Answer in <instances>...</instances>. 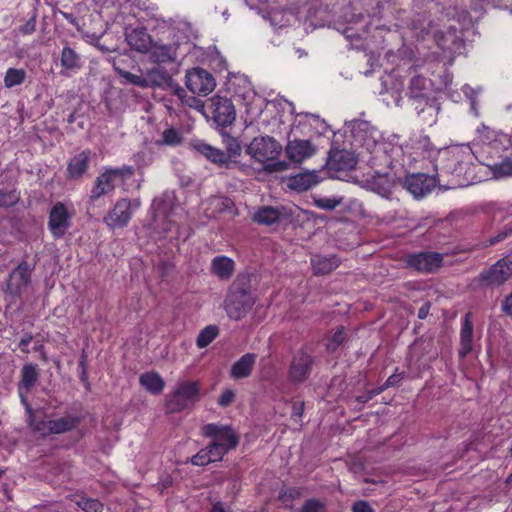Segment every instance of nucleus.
Listing matches in <instances>:
<instances>
[{"mask_svg":"<svg viewBox=\"0 0 512 512\" xmlns=\"http://www.w3.org/2000/svg\"><path fill=\"white\" fill-rule=\"evenodd\" d=\"M256 297L252 293L251 279L248 275H238L229 287L224 300L227 316L235 321L243 319L253 308Z\"/></svg>","mask_w":512,"mask_h":512,"instance_id":"nucleus-1","label":"nucleus"},{"mask_svg":"<svg viewBox=\"0 0 512 512\" xmlns=\"http://www.w3.org/2000/svg\"><path fill=\"white\" fill-rule=\"evenodd\" d=\"M246 152L255 161L267 163L264 170L267 173L282 172L288 169L285 161H276L282 152V145L270 136L255 137L246 148Z\"/></svg>","mask_w":512,"mask_h":512,"instance_id":"nucleus-2","label":"nucleus"},{"mask_svg":"<svg viewBox=\"0 0 512 512\" xmlns=\"http://www.w3.org/2000/svg\"><path fill=\"white\" fill-rule=\"evenodd\" d=\"M199 383L185 380L178 383L166 401L168 413H177L193 406L199 400Z\"/></svg>","mask_w":512,"mask_h":512,"instance_id":"nucleus-3","label":"nucleus"},{"mask_svg":"<svg viewBox=\"0 0 512 512\" xmlns=\"http://www.w3.org/2000/svg\"><path fill=\"white\" fill-rule=\"evenodd\" d=\"M133 175L134 168L126 165L105 170L96 178L90 192V200L94 202L100 197L109 194L115 189L117 180L124 181Z\"/></svg>","mask_w":512,"mask_h":512,"instance_id":"nucleus-4","label":"nucleus"},{"mask_svg":"<svg viewBox=\"0 0 512 512\" xmlns=\"http://www.w3.org/2000/svg\"><path fill=\"white\" fill-rule=\"evenodd\" d=\"M358 158L354 152L332 148L329 151L328 158L326 160V172L331 178H341V173H347L356 168Z\"/></svg>","mask_w":512,"mask_h":512,"instance_id":"nucleus-5","label":"nucleus"},{"mask_svg":"<svg viewBox=\"0 0 512 512\" xmlns=\"http://www.w3.org/2000/svg\"><path fill=\"white\" fill-rule=\"evenodd\" d=\"M141 205L140 199H119L104 217L106 225L112 229L124 228L132 218L133 212Z\"/></svg>","mask_w":512,"mask_h":512,"instance_id":"nucleus-6","label":"nucleus"},{"mask_svg":"<svg viewBox=\"0 0 512 512\" xmlns=\"http://www.w3.org/2000/svg\"><path fill=\"white\" fill-rule=\"evenodd\" d=\"M40 369L35 363H25L20 370V379L17 383V390L21 403L26 411L32 415V408L27 400V395L35 388L40 379Z\"/></svg>","mask_w":512,"mask_h":512,"instance_id":"nucleus-7","label":"nucleus"},{"mask_svg":"<svg viewBox=\"0 0 512 512\" xmlns=\"http://www.w3.org/2000/svg\"><path fill=\"white\" fill-rule=\"evenodd\" d=\"M512 275V257L498 260L489 269L482 271L478 281L485 286H500Z\"/></svg>","mask_w":512,"mask_h":512,"instance_id":"nucleus-8","label":"nucleus"},{"mask_svg":"<svg viewBox=\"0 0 512 512\" xmlns=\"http://www.w3.org/2000/svg\"><path fill=\"white\" fill-rule=\"evenodd\" d=\"M202 436L211 438L212 442L223 445L225 451L235 449L239 443V436L231 426L219 424H206L201 429Z\"/></svg>","mask_w":512,"mask_h":512,"instance_id":"nucleus-9","label":"nucleus"},{"mask_svg":"<svg viewBox=\"0 0 512 512\" xmlns=\"http://www.w3.org/2000/svg\"><path fill=\"white\" fill-rule=\"evenodd\" d=\"M73 213L63 202L55 203L48 217V229L56 239L62 238L71 226Z\"/></svg>","mask_w":512,"mask_h":512,"instance_id":"nucleus-10","label":"nucleus"},{"mask_svg":"<svg viewBox=\"0 0 512 512\" xmlns=\"http://www.w3.org/2000/svg\"><path fill=\"white\" fill-rule=\"evenodd\" d=\"M209 102L208 109L218 126L227 127L235 121L236 111L229 98L214 95Z\"/></svg>","mask_w":512,"mask_h":512,"instance_id":"nucleus-11","label":"nucleus"},{"mask_svg":"<svg viewBox=\"0 0 512 512\" xmlns=\"http://www.w3.org/2000/svg\"><path fill=\"white\" fill-rule=\"evenodd\" d=\"M185 84L193 94L202 96L208 95L216 87L212 74L202 68H194L188 71Z\"/></svg>","mask_w":512,"mask_h":512,"instance_id":"nucleus-12","label":"nucleus"},{"mask_svg":"<svg viewBox=\"0 0 512 512\" xmlns=\"http://www.w3.org/2000/svg\"><path fill=\"white\" fill-rule=\"evenodd\" d=\"M33 268L27 261H22L9 274L6 281V292L12 295H19L25 291L31 281V273Z\"/></svg>","mask_w":512,"mask_h":512,"instance_id":"nucleus-13","label":"nucleus"},{"mask_svg":"<svg viewBox=\"0 0 512 512\" xmlns=\"http://www.w3.org/2000/svg\"><path fill=\"white\" fill-rule=\"evenodd\" d=\"M443 262V255L437 252H420L409 255L406 263L409 267L422 273H433L437 271Z\"/></svg>","mask_w":512,"mask_h":512,"instance_id":"nucleus-14","label":"nucleus"},{"mask_svg":"<svg viewBox=\"0 0 512 512\" xmlns=\"http://www.w3.org/2000/svg\"><path fill=\"white\" fill-rule=\"evenodd\" d=\"M313 357L303 350H299L292 359L288 377L293 383H302L310 375Z\"/></svg>","mask_w":512,"mask_h":512,"instance_id":"nucleus-15","label":"nucleus"},{"mask_svg":"<svg viewBox=\"0 0 512 512\" xmlns=\"http://www.w3.org/2000/svg\"><path fill=\"white\" fill-rule=\"evenodd\" d=\"M435 184L433 177L422 173L408 175L402 182L403 187L415 198H421L429 194Z\"/></svg>","mask_w":512,"mask_h":512,"instance_id":"nucleus-16","label":"nucleus"},{"mask_svg":"<svg viewBox=\"0 0 512 512\" xmlns=\"http://www.w3.org/2000/svg\"><path fill=\"white\" fill-rule=\"evenodd\" d=\"M177 44L153 43L149 50L151 62L155 64L174 63L177 59Z\"/></svg>","mask_w":512,"mask_h":512,"instance_id":"nucleus-17","label":"nucleus"},{"mask_svg":"<svg viewBox=\"0 0 512 512\" xmlns=\"http://www.w3.org/2000/svg\"><path fill=\"white\" fill-rule=\"evenodd\" d=\"M315 153V148L308 140L289 141L286 146L287 157L295 163H301Z\"/></svg>","mask_w":512,"mask_h":512,"instance_id":"nucleus-18","label":"nucleus"},{"mask_svg":"<svg viewBox=\"0 0 512 512\" xmlns=\"http://www.w3.org/2000/svg\"><path fill=\"white\" fill-rule=\"evenodd\" d=\"M320 182V177L315 170L306 171L297 175L291 176L287 180L289 189L302 192L310 189L312 186Z\"/></svg>","mask_w":512,"mask_h":512,"instance_id":"nucleus-19","label":"nucleus"},{"mask_svg":"<svg viewBox=\"0 0 512 512\" xmlns=\"http://www.w3.org/2000/svg\"><path fill=\"white\" fill-rule=\"evenodd\" d=\"M396 184L395 176L390 174L374 175L369 182L371 190L385 198L391 197Z\"/></svg>","mask_w":512,"mask_h":512,"instance_id":"nucleus-20","label":"nucleus"},{"mask_svg":"<svg viewBox=\"0 0 512 512\" xmlns=\"http://www.w3.org/2000/svg\"><path fill=\"white\" fill-rule=\"evenodd\" d=\"M129 46L141 53L149 52L153 45L150 35L144 28L133 29L126 36Z\"/></svg>","mask_w":512,"mask_h":512,"instance_id":"nucleus-21","label":"nucleus"},{"mask_svg":"<svg viewBox=\"0 0 512 512\" xmlns=\"http://www.w3.org/2000/svg\"><path fill=\"white\" fill-rule=\"evenodd\" d=\"M471 313H466L460 332L459 356L465 358L473 349V324L470 320Z\"/></svg>","mask_w":512,"mask_h":512,"instance_id":"nucleus-22","label":"nucleus"},{"mask_svg":"<svg viewBox=\"0 0 512 512\" xmlns=\"http://www.w3.org/2000/svg\"><path fill=\"white\" fill-rule=\"evenodd\" d=\"M256 362V354L246 353L231 367L230 375L234 379H242L250 376Z\"/></svg>","mask_w":512,"mask_h":512,"instance_id":"nucleus-23","label":"nucleus"},{"mask_svg":"<svg viewBox=\"0 0 512 512\" xmlns=\"http://www.w3.org/2000/svg\"><path fill=\"white\" fill-rule=\"evenodd\" d=\"M171 78L172 76L166 70L159 67L147 69L144 75L146 88L166 89L167 85H171Z\"/></svg>","mask_w":512,"mask_h":512,"instance_id":"nucleus-24","label":"nucleus"},{"mask_svg":"<svg viewBox=\"0 0 512 512\" xmlns=\"http://www.w3.org/2000/svg\"><path fill=\"white\" fill-rule=\"evenodd\" d=\"M235 270L234 261L226 256H217L211 261V272L221 280L231 278Z\"/></svg>","mask_w":512,"mask_h":512,"instance_id":"nucleus-25","label":"nucleus"},{"mask_svg":"<svg viewBox=\"0 0 512 512\" xmlns=\"http://www.w3.org/2000/svg\"><path fill=\"white\" fill-rule=\"evenodd\" d=\"M89 152L83 151L75 155L68 163L67 172L69 179H79L89 166Z\"/></svg>","mask_w":512,"mask_h":512,"instance_id":"nucleus-26","label":"nucleus"},{"mask_svg":"<svg viewBox=\"0 0 512 512\" xmlns=\"http://www.w3.org/2000/svg\"><path fill=\"white\" fill-rule=\"evenodd\" d=\"M280 216L281 212L278 208L262 206L255 210L252 220L259 225L271 226L279 222Z\"/></svg>","mask_w":512,"mask_h":512,"instance_id":"nucleus-27","label":"nucleus"},{"mask_svg":"<svg viewBox=\"0 0 512 512\" xmlns=\"http://www.w3.org/2000/svg\"><path fill=\"white\" fill-rule=\"evenodd\" d=\"M314 275H326L331 273L339 266V261L335 256H314L311 259Z\"/></svg>","mask_w":512,"mask_h":512,"instance_id":"nucleus-28","label":"nucleus"},{"mask_svg":"<svg viewBox=\"0 0 512 512\" xmlns=\"http://www.w3.org/2000/svg\"><path fill=\"white\" fill-rule=\"evenodd\" d=\"M78 423V419L74 416L68 415L61 417L55 420H48L45 423L47 433L50 434H61L67 431L72 430L76 424Z\"/></svg>","mask_w":512,"mask_h":512,"instance_id":"nucleus-29","label":"nucleus"},{"mask_svg":"<svg viewBox=\"0 0 512 512\" xmlns=\"http://www.w3.org/2000/svg\"><path fill=\"white\" fill-rule=\"evenodd\" d=\"M193 147L197 152L205 156L213 163L223 165L228 161V157L222 150L215 148L207 143L199 142L194 144Z\"/></svg>","mask_w":512,"mask_h":512,"instance_id":"nucleus-30","label":"nucleus"},{"mask_svg":"<svg viewBox=\"0 0 512 512\" xmlns=\"http://www.w3.org/2000/svg\"><path fill=\"white\" fill-rule=\"evenodd\" d=\"M139 382L147 391L152 394H160L165 386L161 376L155 372H147L140 376Z\"/></svg>","mask_w":512,"mask_h":512,"instance_id":"nucleus-31","label":"nucleus"},{"mask_svg":"<svg viewBox=\"0 0 512 512\" xmlns=\"http://www.w3.org/2000/svg\"><path fill=\"white\" fill-rule=\"evenodd\" d=\"M428 90V80L420 75L413 76L408 87V96L411 99H425Z\"/></svg>","mask_w":512,"mask_h":512,"instance_id":"nucleus-32","label":"nucleus"},{"mask_svg":"<svg viewBox=\"0 0 512 512\" xmlns=\"http://www.w3.org/2000/svg\"><path fill=\"white\" fill-rule=\"evenodd\" d=\"M74 502L84 512H103L104 509V505L98 499L88 498L85 495H76Z\"/></svg>","mask_w":512,"mask_h":512,"instance_id":"nucleus-33","label":"nucleus"},{"mask_svg":"<svg viewBox=\"0 0 512 512\" xmlns=\"http://www.w3.org/2000/svg\"><path fill=\"white\" fill-rule=\"evenodd\" d=\"M61 65L65 69H77L80 67V57L72 48L64 47L61 53Z\"/></svg>","mask_w":512,"mask_h":512,"instance_id":"nucleus-34","label":"nucleus"},{"mask_svg":"<svg viewBox=\"0 0 512 512\" xmlns=\"http://www.w3.org/2000/svg\"><path fill=\"white\" fill-rule=\"evenodd\" d=\"M151 225L155 232L162 234L169 232L172 228V222L168 220L165 212L160 210L154 213Z\"/></svg>","mask_w":512,"mask_h":512,"instance_id":"nucleus-35","label":"nucleus"},{"mask_svg":"<svg viewBox=\"0 0 512 512\" xmlns=\"http://www.w3.org/2000/svg\"><path fill=\"white\" fill-rule=\"evenodd\" d=\"M26 79V72L23 69L9 68L6 71L4 84L7 88L22 84Z\"/></svg>","mask_w":512,"mask_h":512,"instance_id":"nucleus-36","label":"nucleus"},{"mask_svg":"<svg viewBox=\"0 0 512 512\" xmlns=\"http://www.w3.org/2000/svg\"><path fill=\"white\" fill-rule=\"evenodd\" d=\"M219 329L215 325H209L202 329L197 337L196 343L199 348L208 346L218 335Z\"/></svg>","mask_w":512,"mask_h":512,"instance_id":"nucleus-37","label":"nucleus"},{"mask_svg":"<svg viewBox=\"0 0 512 512\" xmlns=\"http://www.w3.org/2000/svg\"><path fill=\"white\" fill-rule=\"evenodd\" d=\"M20 199L16 189L3 187L0 188V207L8 208L15 205Z\"/></svg>","mask_w":512,"mask_h":512,"instance_id":"nucleus-38","label":"nucleus"},{"mask_svg":"<svg viewBox=\"0 0 512 512\" xmlns=\"http://www.w3.org/2000/svg\"><path fill=\"white\" fill-rule=\"evenodd\" d=\"M347 339V335L345 333V328L343 326H339L332 337L328 340L326 344V349L328 352H335Z\"/></svg>","mask_w":512,"mask_h":512,"instance_id":"nucleus-39","label":"nucleus"},{"mask_svg":"<svg viewBox=\"0 0 512 512\" xmlns=\"http://www.w3.org/2000/svg\"><path fill=\"white\" fill-rule=\"evenodd\" d=\"M118 75L124 79L127 84L135 85L145 89L147 83L145 82L144 75H136L123 69L116 68Z\"/></svg>","mask_w":512,"mask_h":512,"instance_id":"nucleus-40","label":"nucleus"},{"mask_svg":"<svg viewBox=\"0 0 512 512\" xmlns=\"http://www.w3.org/2000/svg\"><path fill=\"white\" fill-rule=\"evenodd\" d=\"M182 139L181 133L174 128L166 129L162 133V142L166 145L177 146L182 142Z\"/></svg>","mask_w":512,"mask_h":512,"instance_id":"nucleus-41","label":"nucleus"},{"mask_svg":"<svg viewBox=\"0 0 512 512\" xmlns=\"http://www.w3.org/2000/svg\"><path fill=\"white\" fill-rule=\"evenodd\" d=\"M223 142L225 143L226 150L229 154V157H235L240 155L241 153V146L238 143V141L228 135L227 133H223Z\"/></svg>","mask_w":512,"mask_h":512,"instance_id":"nucleus-42","label":"nucleus"},{"mask_svg":"<svg viewBox=\"0 0 512 512\" xmlns=\"http://www.w3.org/2000/svg\"><path fill=\"white\" fill-rule=\"evenodd\" d=\"M222 446L223 445L219 443L211 441L210 444L206 447L212 462L221 461L224 455L227 453V451H225Z\"/></svg>","mask_w":512,"mask_h":512,"instance_id":"nucleus-43","label":"nucleus"},{"mask_svg":"<svg viewBox=\"0 0 512 512\" xmlns=\"http://www.w3.org/2000/svg\"><path fill=\"white\" fill-rule=\"evenodd\" d=\"M191 463L196 466H205L212 463L206 447L191 458Z\"/></svg>","mask_w":512,"mask_h":512,"instance_id":"nucleus-44","label":"nucleus"},{"mask_svg":"<svg viewBox=\"0 0 512 512\" xmlns=\"http://www.w3.org/2000/svg\"><path fill=\"white\" fill-rule=\"evenodd\" d=\"M342 202V198L336 199V198H321L316 200V205L319 208L326 209V210H333L338 205H340Z\"/></svg>","mask_w":512,"mask_h":512,"instance_id":"nucleus-45","label":"nucleus"},{"mask_svg":"<svg viewBox=\"0 0 512 512\" xmlns=\"http://www.w3.org/2000/svg\"><path fill=\"white\" fill-rule=\"evenodd\" d=\"M322 508V502L317 499H309L303 504L301 512H320Z\"/></svg>","mask_w":512,"mask_h":512,"instance_id":"nucleus-46","label":"nucleus"},{"mask_svg":"<svg viewBox=\"0 0 512 512\" xmlns=\"http://www.w3.org/2000/svg\"><path fill=\"white\" fill-rule=\"evenodd\" d=\"M352 512H375L371 504L365 500L355 501L351 507Z\"/></svg>","mask_w":512,"mask_h":512,"instance_id":"nucleus-47","label":"nucleus"},{"mask_svg":"<svg viewBox=\"0 0 512 512\" xmlns=\"http://www.w3.org/2000/svg\"><path fill=\"white\" fill-rule=\"evenodd\" d=\"M383 391H384V387H379L375 390H370V391L365 392L362 395L357 396L356 400L359 403L364 404V403H367L368 401H370L374 396L380 394Z\"/></svg>","mask_w":512,"mask_h":512,"instance_id":"nucleus-48","label":"nucleus"},{"mask_svg":"<svg viewBox=\"0 0 512 512\" xmlns=\"http://www.w3.org/2000/svg\"><path fill=\"white\" fill-rule=\"evenodd\" d=\"M166 89H170L174 95H176L181 101H184L186 95V91L180 85L174 82L173 78H171V85H167Z\"/></svg>","mask_w":512,"mask_h":512,"instance_id":"nucleus-49","label":"nucleus"},{"mask_svg":"<svg viewBox=\"0 0 512 512\" xmlns=\"http://www.w3.org/2000/svg\"><path fill=\"white\" fill-rule=\"evenodd\" d=\"M234 397H235V394L233 391L226 390L220 395V397L218 399V403H219V405H221L223 407L228 406L229 404H231L233 402Z\"/></svg>","mask_w":512,"mask_h":512,"instance_id":"nucleus-50","label":"nucleus"},{"mask_svg":"<svg viewBox=\"0 0 512 512\" xmlns=\"http://www.w3.org/2000/svg\"><path fill=\"white\" fill-rule=\"evenodd\" d=\"M304 411V402H294L292 405V414L291 417L297 421V418H300Z\"/></svg>","mask_w":512,"mask_h":512,"instance_id":"nucleus-51","label":"nucleus"},{"mask_svg":"<svg viewBox=\"0 0 512 512\" xmlns=\"http://www.w3.org/2000/svg\"><path fill=\"white\" fill-rule=\"evenodd\" d=\"M79 368L81 369L80 377L82 380H85L87 371V355L84 350L82 351V354L80 356Z\"/></svg>","mask_w":512,"mask_h":512,"instance_id":"nucleus-52","label":"nucleus"},{"mask_svg":"<svg viewBox=\"0 0 512 512\" xmlns=\"http://www.w3.org/2000/svg\"><path fill=\"white\" fill-rule=\"evenodd\" d=\"M33 339V336L32 334L30 333H27L25 334V336L20 340L19 342V348L25 352V353H28L29 350L27 349V346L29 345V343L32 341Z\"/></svg>","mask_w":512,"mask_h":512,"instance_id":"nucleus-53","label":"nucleus"},{"mask_svg":"<svg viewBox=\"0 0 512 512\" xmlns=\"http://www.w3.org/2000/svg\"><path fill=\"white\" fill-rule=\"evenodd\" d=\"M402 377L397 374L391 375L385 382V384L382 386L384 387V390L388 387L396 386L400 383Z\"/></svg>","mask_w":512,"mask_h":512,"instance_id":"nucleus-54","label":"nucleus"},{"mask_svg":"<svg viewBox=\"0 0 512 512\" xmlns=\"http://www.w3.org/2000/svg\"><path fill=\"white\" fill-rule=\"evenodd\" d=\"M20 31L23 34H31L35 31V20L31 19L21 26Z\"/></svg>","mask_w":512,"mask_h":512,"instance_id":"nucleus-55","label":"nucleus"},{"mask_svg":"<svg viewBox=\"0 0 512 512\" xmlns=\"http://www.w3.org/2000/svg\"><path fill=\"white\" fill-rule=\"evenodd\" d=\"M502 309L506 314L512 316V293L503 301Z\"/></svg>","mask_w":512,"mask_h":512,"instance_id":"nucleus-56","label":"nucleus"},{"mask_svg":"<svg viewBox=\"0 0 512 512\" xmlns=\"http://www.w3.org/2000/svg\"><path fill=\"white\" fill-rule=\"evenodd\" d=\"M430 303L426 302L424 303L418 310V318L419 319H425L429 313L430 310Z\"/></svg>","mask_w":512,"mask_h":512,"instance_id":"nucleus-57","label":"nucleus"},{"mask_svg":"<svg viewBox=\"0 0 512 512\" xmlns=\"http://www.w3.org/2000/svg\"><path fill=\"white\" fill-rule=\"evenodd\" d=\"M46 422H47V421H41V422L37 423V424L35 425L34 429H35L36 431H38V432L42 433L43 435H49L50 433H47V431H45V430H46V426H45V423H46Z\"/></svg>","mask_w":512,"mask_h":512,"instance_id":"nucleus-58","label":"nucleus"},{"mask_svg":"<svg viewBox=\"0 0 512 512\" xmlns=\"http://www.w3.org/2000/svg\"><path fill=\"white\" fill-rule=\"evenodd\" d=\"M211 512H227L224 508L223 503L217 502L212 506Z\"/></svg>","mask_w":512,"mask_h":512,"instance_id":"nucleus-59","label":"nucleus"},{"mask_svg":"<svg viewBox=\"0 0 512 512\" xmlns=\"http://www.w3.org/2000/svg\"><path fill=\"white\" fill-rule=\"evenodd\" d=\"M506 236V233L498 234L496 237L490 239V244L493 245L499 241H502Z\"/></svg>","mask_w":512,"mask_h":512,"instance_id":"nucleus-60","label":"nucleus"},{"mask_svg":"<svg viewBox=\"0 0 512 512\" xmlns=\"http://www.w3.org/2000/svg\"><path fill=\"white\" fill-rule=\"evenodd\" d=\"M426 105H428L430 109H434V106L432 104H429L428 101H426Z\"/></svg>","mask_w":512,"mask_h":512,"instance_id":"nucleus-61","label":"nucleus"},{"mask_svg":"<svg viewBox=\"0 0 512 512\" xmlns=\"http://www.w3.org/2000/svg\"><path fill=\"white\" fill-rule=\"evenodd\" d=\"M2 474H3V471H2V470H0V477L2 476Z\"/></svg>","mask_w":512,"mask_h":512,"instance_id":"nucleus-62","label":"nucleus"},{"mask_svg":"<svg viewBox=\"0 0 512 512\" xmlns=\"http://www.w3.org/2000/svg\"><path fill=\"white\" fill-rule=\"evenodd\" d=\"M510 453H511V456H512V447L510 448Z\"/></svg>","mask_w":512,"mask_h":512,"instance_id":"nucleus-63","label":"nucleus"},{"mask_svg":"<svg viewBox=\"0 0 512 512\" xmlns=\"http://www.w3.org/2000/svg\"><path fill=\"white\" fill-rule=\"evenodd\" d=\"M509 478H510V479H512V474L510 475V477H509Z\"/></svg>","mask_w":512,"mask_h":512,"instance_id":"nucleus-64","label":"nucleus"}]
</instances>
